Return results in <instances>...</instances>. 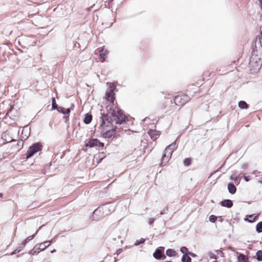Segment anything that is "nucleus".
<instances>
[{"label": "nucleus", "instance_id": "nucleus-1", "mask_svg": "<svg viewBox=\"0 0 262 262\" xmlns=\"http://www.w3.org/2000/svg\"><path fill=\"white\" fill-rule=\"evenodd\" d=\"M114 85L110 86V89L106 92L105 96L107 102L108 103L106 106L107 113H105L104 110H101V117L100 118L101 123L100 127L105 125V121L112 126L116 124H121L125 122V115L121 110L114 106L115 94L114 93Z\"/></svg>", "mask_w": 262, "mask_h": 262}, {"label": "nucleus", "instance_id": "nucleus-2", "mask_svg": "<svg viewBox=\"0 0 262 262\" xmlns=\"http://www.w3.org/2000/svg\"><path fill=\"white\" fill-rule=\"evenodd\" d=\"M250 66L255 70L259 69L262 64V48L253 49L249 61Z\"/></svg>", "mask_w": 262, "mask_h": 262}, {"label": "nucleus", "instance_id": "nucleus-3", "mask_svg": "<svg viewBox=\"0 0 262 262\" xmlns=\"http://www.w3.org/2000/svg\"><path fill=\"white\" fill-rule=\"evenodd\" d=\"M42 145L40 143L38 142L33 144L31 146L27 151L26 158L28 159L33 156L35 153L41 149Z\"/></svg>", "mask_w": 262, "mask_h": 262}, {"label": "nucleus", "instance_id": "nucleus-4", "mask_svg": "<svg viewBox=\"0 0 262 262\" xmlns=\"http://www.w3.org/2000/svg\"><path fill=\"white\" fill-rule=\"evenodd\" d=\"M190 97L185 94L176 96L174 98V103L177 105H183L190 100Z\"/></svg>", "mask_w": 262, "mask_h": 262}, {"label": "nucleus", "instance_id": "nucleus-5", "mask_svg": "<svg viewBox=\"0 0 262 262\" xmlns=\"http://www.w3.org/2000/svg\"><path fill=\"white\" fill-rule=\"evenodd\" d=\"M105 216L102 209L101 206H99L94 211L92 218L94 220L98 221L103 219Z\"/></svg>", "mask_w": 262, "mask_h": 262}, {"label": "nucleus", "instance_id": "nucleus-6", "mask_svg": "<svg viewBox=\"0 0 262 262\" xmlns=\"http://www.w3.org/2000/svg\"><path fill=\"white\" fill-rule=\"evenodd\" d=\"M172 154V151L166 148L164 151V154L162 158V163L161 165H162L163 164L164 165L166 164L170 159Z\"/></svg>", "mask_w": 262, "mask_h": 262}, {"label": "nucleus", "instance_id": "nucleus-7", "mask_svg": "<svg viewBox=\"0 0 262 262\" xmlns=\"http://www.w3.org/2000/svg\"><path fill=\"white\" fill-rule=\"evenodd\" d=\"M101 207L105 215L110 214L115 209V206L113 204H104L101 206Z\"/></svg>", "mask_w": 262, "mask_h": 262}, {"label": "nucleus", "instance_id": "nucleus-8", "mask_svg": "<svg viewBox=\"0 0 262 262\" xmlns=\"http://www.w3.org/2000/svg\"><path fill=\"white\" fill-rule=\"evenodd\" d=\"M104 146L103 143L100 142L97 139H92L90 140L88 143L85 144L86 147H103Z\"/></svg>", "mask_w": 262, "mask_h": 262}, {"label": "nucleus", "instance_id": "nucleus-9", "mask_svg": "<svg viewBox=\"0 0 262 262\" xmlns=\"http://www.w3.org/2000/svg\"><path fill=\"white\" fill-rule=\"evenodd\" d=\"M104 127V126H103V127H100V128L102 129L101 132L103 133V136L105 138H110L112 136H113L115 134L116 127L115 128H112L111 129H109V130H106L105 132H104V130H103Z\"/></svg>", "mask_w": 262, "mask_h": 262}, {"label": "nucleus", "instance_id": "nucleus-10", "mask_svg": "<svg viewBox=\"0 0 262 262\" xmlns=\"http://www.w3.org/2000/svg\"><path fill=\"white\" fill-rule=\"evenodd\" d=\"M262 48V34L258 35L255 39V47L253 49H257Z\"/></svg>", "mask_w": 262, "mask_h": 262}, {"label": "nucleus", "instance_id": "nucleus-11", "mask_svg": "<svg viewBox=\"0 0 262 262\" xmlns=\"http://www.w3.org/2000/svg\"><path fill=\"white\" fill-rule=\"evenodd\" d=\"M164 252V248L159 247L157 248L153 254V256L155 259H161V255Z\"/></svg>", "mask_w": 262, "mask_h": 262}, {"label": "nucleus", "instance_id": "nucleus-12", "mask_svg": "<svg viewBox=\"0 0 262 262\" xmlns=\"http://www.w3.org/2000/svg\"><path fill=\"white\" fill-rule=\"evenodd\" d=\"M99 56L100 59H102V62H103L108 54V51L102 48L98 51Z\"/></svg>", "mask_w": 262, "mask_h": 262}, {"label": "nucleus", "instance_id": "nucleus-13", "mask_svg": "<svg viewBox=\"0 0 262 262\" xmlns=\"http://www.w3.org/2000/svg\"><path fill=\"white\" fill-rule=\"evenodd\" d=\"M30 128L28 126H26L23 127L21 132V138L24 140H26L30 135Z\"/></svg>", "mask_w": 262, "mask_h": 262}, {"label": "nucleus", "instance_id": "nucleus-14", "mask_svg": "<svg viewBox=\"0 0 262 262\" xmlns=\"http://www.w3.org/2000/svg\"><path fill=\"white\" fill-rule=\"evenodd\" d=\"M221 204L223 207L230 208L233 206L232 202L230 200H225L221 202Z\"/></svg>", "mask_w": 262, "mask_h": 262}, {"label": "nucleus", "instance_id": "nucleus-15", "mask_svg": "<svg viewBox=\"0 0 262 262\" xmlns=\"http://www.w3.org/2000/svg\"><path fill=\"white\" fill-rule=\"evenodd\" d=\"M228 190L230 193L233 194L236 192V188L233 184L230 183L228 185Z\"/></svg>", "mask_w": 262, "mask_h": 262}, {"label": "nucleus", "instance_id": "nucleus-16", "mask_svg": "<svg viewBox=\"0 0 262 262\" xmlns=\"http://www.w3.org/2000/svg\"><path fill=\"white\" fill-rule=\"evenodd\" d=\"M48 243L46 241L40 244H37L36 245L38 247L39 250L41 251L45 250L47 247H49Z\"/></svg>", "mask_w": 262, "mask_h": 262}, {"label": "nucleus", "instance_id": "nucleus-17", "mask_svg": "<svg viewBox=\"0 0 262 262\" xmlns=\"http://www.w3.org/2000/svg\"><path fill=\"white\" fill-rule=\"evenodd\" d=\"M248 258L246 256L242 254L239 253L238 256H237V261L238 262H247Z\"/></svg>", "mask_w": 262, "mask_h": 262}, {"label": "nucleus", "instance_id": "nucleus-18", "mask_svg": "<svg viewBox=\"0 0 262 262\" xmlns=\"http://www.w3.org/2000/svg\"><path fill=\"white\" fill-rule=\"evenodd\" d=\"M92 119V116L91 115H90L89 114H86L85 116V117L84 118V123L88 124H89Z\"/></svg>", "mask_w": 262, "mask_h": 262}, {"label": "nucleus", "instance_id": "nucleus-19", "mask_svg": "<svg viewBox=\"0 0 262 262\" xmlns=\"http://www.w3.org/2000/svg\"><path fill=\"white\" fill-rule=\"evenodd\" d=\"M39 249L36 245L33 247V248L30 251L29 254L32 255H37L39 252Z\"/></svg>", "mask_w": 262, "mask_h": 262}, {"label": "nucleus", "instance_id": "nucleus-20", "mask_svg": "<svg viewBox=\"0 0 262 262\" xmlns=\"http://www.w3.org/2000/svg\"><path fill=\"white\" fill-rule=\"evenodd\" d=\"M238 106L241 108L244 109V108H247L248 107V105L247 104V103L244 101H240L238 102Z\"/></svg>", "mask_w": 262, "mask_h": 262}, {"label": "nucleus", "instance_id": "nucleus-21", "mask_svg": "<svg viewBox=\"0 0 262 262\" xmlns=\"http://www.w3.org/2000/svg\"><path fill=\"white\" fill-rule=\"evenodd\" d=\"M166 254L168 256H173L176 255V252L171 249H168L166 251Z\"/></svg>", "mask_w": 262, "mask_h": 262}, {"label": "nucleus", "instance_id": "nucleus-22", "mask_svg": "<svg viewBox=\"0 0 262 262\" xmlns=\"http://www.w3.org/2000/svg\"><path fill=\"white\" fill-rule=\"evenodd\" d=\"M191 258L187 255L184 254L182 258V262H191Z\"/></svg>", "mask_w": 262, "mask_h": 262}, {"label": "nucleus", "instance_id": "nucleus-23", "mask_svg": "<svg viewBox=\"0 0 262 262\" xmlns=\"http://www.w3.org/2000/svg\"><path fill=\"white\" fill-rule=\"evenodd\" d=\"M177 147V146L176 145V142H174L166 147V148L171 150L173 152V150L176 149Z\"/></svg>", "mask_w": 262, "mask_h": 262}, {"label": "nucleus", "instance_id": "nucleus-24", "mask_svg": "<svg viewBox=\"0 0 262 262\" xmlns=\"http://www.w3.org/2000/svg\"><path fill=\"white\" fill-rule=\"evenodd\" d=\"M256 231L258 233H260L262 232V221L259 222L256 226Z\"/></svg>", "mask_w": 262, "mask_h": 262}, {"label": "nucleus", "instance_id": "nucleus-25", "mask_svg": "<svg viewBox=\"0 0 262 262\" xmlns=\"http://www.w3.org/2000/svg\"><path fill=\"white\" fill-rule=\"evenodd\" d=\"M149 135L150 136L151 138H155V136L158 135V132L154 130H149L148 132Z\"/></svg>", "mask_w": 262, "mask_h": 262}, {"label": "nucleus", "instance_id": "nucleus-26", "mask_svg": "<svg viewBox=\"0 0 262 262\" xmlns=\"http://www.w3.org/2000/svg\"><path fill=\"white\" fill-rule=\"evenodd\" d=\"M37 232L38 230H37L35 233L33 235L28 236L23 242L26 244L28 242H29L30 241L32 240L34 238L35 234H37Z\"/></svg>", "mask_w": 262, "mask_h": 262}, {"label": "nucleus", "instance_id": "nucleus-27", "mask_svg": "<svg viewBox=\"0 0 262 262\" xmlns=\"http://www.w3.org/2000/svg\"><path fill=\"white\" fill-rule=\"evenodd\" d=\"M256 256L258 261H262V250H259L256 252Z\"/></svg>", "mask_w": 262, "mask_h": 262}, {"label": "nucleus", "instance_id": "nucleus-28", "mask_svg": "<svg viewBox=\"0 0 262 262\" xmlns=\"http://www.w3.org/2000/svg\"><path fill=\"white\" fill-rule=\"evenodd\" d=\"M57 105L56 103V100L55 98L53 97L52 98V110H55L56 108H57Z\"/></svg>", "mask_w": 262, "mask_h": 262}, {"label": "nucleus", "instance_id": "nucleus-29", "mask_svg": "<svg viewBox=\"0 0 262 262\" xmlns=\"http://www.w3.org/2000/svg\"><path fill=\"white\" fill-rule=\"evenodd\" d=\"M145 239L143 238H141L139 240H136V242L134 243V245L135 246H138L140 244H143L145 242Z\"/></svg>", "mask_w": 262, "mask_h": 262}, {"label": "nucleus", "instance_id": "nucleus-30", "mask_svg": "<svg viewBox=\"0 0 262 262\" xmlns=\"http://www.w3.org/2000/svg\"><path fill=\"white\" fill-rule=\"evenodd\" d=\"M208 256L211 259H217L216 255L214 253H213L212 252H209L208 253Z\"/></svg>", "mask_w": 262, "mask_h": 262}, {"label": "nucleus", "instance_id": "nucleus-31", "mask_svg": "<svg viewBox=\"0 0 262 262\" xmlns=\"http://www.w3.org/2000/svg\"><path fill=\"white\" fill-rule=\"evenodd\" d=\"M180 251L184 254H188V249L186 247H182L180 249Z\"/></svg>", "mask_w": 262, "mask_h": 262}, {"label": "nucleus", "instance_id": "nucleus-32", "mask_svg": "<svg viewBox=\"0 0 262 262\" xmlns=\"http://www.w3.org/2000/svg\"><path fill=\"white\" fill-rule=\"evenodd\" d=\"M217 220V217L214 215H211L209 217V220L212 223H214Z\"/></svg>", "mask_w": 262, "mask_h": 262}, {"label": "nucleus", "instance_id": "nucleus-33", "mask_svg": "<svg viewBox=\"0 0 262 262\" xmlns=\"http://www.w3.org/2000/svg\"><path fill=\"white\" fill-rule=\"evenodd\" d=\"M56 110H57V111L58 112L61 113L63 114H64L65 108H63V107H62V106H57V108H56Z\"/></svg>", "mask_w": 262, "mask_h": 262}, {"label": "nucleus", "instance_id": "nucleus-34", "mask_svg": "<svg viewBox=\"0 0 262 262\" xmlns=\"http://www.w3.org/2000/svg\"><path fill=\"white\" fill-rule=\"evenodd\" d=\"M191 160L189 158H186L184 161V163L186 165H189L190 164Z\"/></svg>", "mask_w": 262, "mask_h": 262}, {"label": "nucleus", "instance_id": "nucleus-35", "mask_svg": "<svg viewBox=\"0 0 262 262\" xmlns=\"http://www.w3.org/2000/svg\"><path fill=\"white\" fill-rule=\"evenodd\" d=\"M257 216H258V215H256L255 216H254V214L250 215L249 216V217L251 218V219L253 218V220L252 221H249V222H250V223H252L253 221H254L255 220V219Z\"/></svg>", "mask_w": 262, "mask_h": 262}, {"label": "nucleus", "instance_id": "nucleus-36", "mask_svg": "<svg viewBox=\"0 0 262 262\" xmlns=\"http://www.w3.org/2000/svg\"><path fill=\"white\" fill-rule=\"evenodd\" d=\"M26 245V244H25V243L23 242L20 244H19V245L18 247H19L20 249H23V248L25 247V245Z\"/></svg>", "mask_w": 262, "mask_h": 262}, {"label": "nucleus", "instance_id": "nucleus-37", "mask_svg": "<svg viewBox=\"0 0 262 262\" xmlns=\"http://www.w3.org/2000/svg\"><path fill=\"white\" fill-rule=\"evenodd\" d=\"M70 113V109L69 108L65 109L64 115H69Z\"/></svg>", "mask_w": 262, "mask_h": 262}, {"label": "nucleus", "instance_id": "nucleus-38", "mask_svg": "<svg viewBox=\"0 0 262 262\" xmlns=\"http://www.w3.org/2000/svg\"><path fill=\"white\" fill-rule=\"evenodd\" d=\"M23 139L22 138L21 140L20 141H19L17 143V145L20 146V147H22L23 146Z\"/></svg>", "mask_w": 262, "mask_h": 262}, {"label": "nucleus", "instance_id": "nucleus-39", "mask_svg": "<svg viewBox=\"0 0 262 262\" xmlns=\"http://www.w3.org/2000/svg\"><path fill=\"white\" fill-rule=\"evenodd\" d=\"M155 221V219L154 218H150L149 219L148 223L149 225H151Z\"/></svg>", "mask_w": 262, "mask_h": 262}, {"label": "nucleus", "instance_id": "nucleus-40", "mask_svg": "<svg viewBox=\"0 0 262 262\" xmlns=\"http://www.w3.org/2000/svg\"><path fill=\"white\" fill-rule=\"evenodd\" d=\"M168 210V208H166L165 209H164L163 210H162V211H161L160 212V214H165L166 213V211Z\"/></svg>", "mask_w": 262, "mask_h": 262}, {"label": "nucleus", "instance_id": "nucleus-41", "mask_svg": "<svg viewBox=\"0 0 262 262\" xmlns=\"http://www.w3.org/2000/svg\"><path fill=\"white\" fill-rule=\"evenodd\" d=\"M188 255H189L193 257L196 256V255L195 253H192L191 252H189Z\"/></svg>", "mask_w": 262, "mask_h": 262}, {"label": "nucleus", "instance_id": "nucleus-42", "mask_svg": "<svg viewBox=\"0 0 262 262\" xmlns=\"http://www.w3.org/2000/svg\"><path fill=\"white\" fill-rule=\"evenodd\" d=\"M19 252V250L16 249L12 253V254H14Z\"/></svg>", "mask_w": 262, "mask_h": 262}, {"label": "nucleus", "instance_id": "nucleus-43", "mask_svg": "<svg viewBox=\"0 0 262 262\" xmlns=\"http://www.w3.org/2000/svg\"><path fill=\"white\" fill-rule=\"evenodd\" d=\"M54 241L52 239L51 241H47V242H48V245H49V246Z\"/></svg>", "mask_w": 262, "mask_h": 262}, {"label": "nucleus", "instance_id": "nucleus-44", "mask_svg": "<svg viewBox=\"0 0 262 262\" xmlns=\"http://www.w3.org/2000/svg\"><path fill=\"white\" fill-rule=\"evenodd\" d=\"M166 256L163 253L161 255V259H165L166 258Z\"/></svg>", "mask_w": 262, "mask_h": 262}, {"label": "nucleus", "instance_id": "nucleus-45", "mask_svg": "<svg viewBox=\"0 0 262 262\" xmlns=\"http://www.w3.org/2000/svg\"><path fill=\"white\" fill-rule=\"evenodd\" d=\"M258 1H259L260 4L261 9L262 10V0H258Z\"/></svg>", "mask_w": 262, "mask_h": 262}, {"label": "nucleus", "instance_id": "nucleus-46", "mask_svg": "<svg viewBox=\"0 0 262 262\" xmlns=\"http://www.w3.org/2000/svg\"><path fill=\"white\" fill-rule=\"evenodd\" d=\"M55 251H56V250L55 249H53V250L51 251V253H53L55 252Z\"/></svg>", "mask_w": 262, "mask_h": 262}, {"label": "nucleus", "instance_id": "nucleus-47", "mask_svg": "<svg viewBox=\"0 0 262 262\" xmlns=\"http://www.w3.org/2000/svg\"><path fill=\"white\" fill-rule=\"evenodd\" d=\"M12 108V107H11V108H10V109L8 111L7 114H9V113L11 112V111Z\"/></svg>", "mask_w": 262, "mask_h": 262}, {"label": "nucleus", "instance_id": "nucleus-48", "mask_svg": "<svg viewBox=\"0 0 262 262\" xmlns=\"http://www.w3.org/2000/svg\"><path fill=\"white\" fill-rule=\"evenodd\" d=\"M245 180L246 181H248L249 180L247 178V177H245Z\"/></svg>", "mask_w": 262, "mask_h": 262}, {"label": "nucleus", "instance_id": "nucleus-49", "mask_svg": "<svg viewBox=\"0 0 262 262\" xmlns=\"http://www.w3.org/2000/svg\"><path fill=\"white\" fill-rule=\"evenodd\" d=\"M17 250H19V252L21 250L18 247L16 248Z\"/></svg>", "mask_w": 262, "mask_h": 262}, {"label": "nucleus", "instance_id": "nucleus-50", "mask_svg": "<svg viewBox=\"0 0 262 262\" xmlns=\"http://www.w3.org/2000/svg\"><path fill=\"white\" fill-rule=\"evenodd\" d=\"M231 179L233 180V179H234V178L233 176H231Z\"/></svg>", "mask_w": 262, "mask_h": 262}, {"label": "nucleus", "instance_id": "nucleus-51", "mask_svg": "<svg viewBox=\"0 0 262 262\" xmlns=\"http://www.w3.org/2000/svg\"><path fill=\"white\" fill-rule=\"evenodd\" d=\"M3 196V194L0 193V197H2Z\"/></svg>", "mask_w": 262, "mask_h": 262}, {"label": "nucleus", "instance_id": "nucleus-52", "mask_svg": "<svg viewBox=\"0 0 262 262\" xmlns=\"http://www.w3.org/2000/svg\"><path fill=\"white\" fill-rule=\"evenodd\" d=\"M212 262H218V261H216V260H215V261H212Z\"/></svg>", "mask_w": 262, "mask_h": 262}]
</instances>
